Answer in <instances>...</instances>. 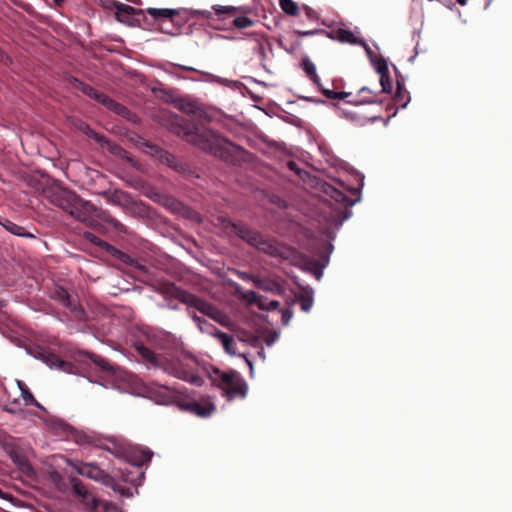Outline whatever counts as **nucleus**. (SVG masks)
Segmentation results:
<instances>
[{
    "label": "nucleus",
    "instance_id": "obj_23",
    "mask_svg": "<svg viewBox=\"0 0 512 512\" xmlns=\"http://www.w3.org/2000/svg\"><path fill=\"white\" fill-rule=\"evenodd\" d=\"M174 106L178 110L190 115H195L198 111V107L196 104L183 98L176 99L174 101Z\"/></svg>",
    "mask_w": 512,
    "mask_h": 512
},
{
    "label": "nucleus",
    "instance_id": "obj_47",
    "mask_svg": "<svg viewBox=\"0 0 512 512\" xmlns=\"http://www.w3.org/2000/svg\"><path fill=\"white\" fill-rule=\"evenodd\" d=\"M280 306L279 301L277 300H269L267 307H262L261 310L263 311H272L278 309Z\"/></svg>",
    "mask_w": 512,
    "mask_h": 512
},
{
    "label": "nucleus",
    "instance_id": "obj_18",
    "mask_svg": "<svg viewBox=\"0 0 512 512\" xmlns=\"http://www.w3.org/2000/svg\"><path fill=\"white\" fill-rule=\"evenodd\" d=\"M153 452L147 448L137 447L131 451V460L137 466H143L151 461Z\"/></svg>",
    "mask_w": 512,
    "mask_h": 512
},
{
    "label": "nucleus",
    "instance_id": "obj_2",
    "mask_svg": "<svg viewBox=\"0 0 512 512\" xmlns=\"http://www.w3.org/2000/svg\"><path fill=\"white\" fill-rule=\"evenodd\" d=\"M224 229L234 233L240 239L255 247L257 250L272 257H278L283 260H292L296 251L275 239L265 238L258 231L251 229L243 223L233 222L230 218H221Z\"/></svg>",
    "mask_w": 512,
    "mask_h": 512
},
{
    "label": "nucleus",
    "instance_id": "obj_15",
    "mask_svg": "<svg viewBox=\"0 0 512 512\" xmlns=\"http://www.w3.org/2000/svg\"><path fill=\"white\" fill-rule=\"evenodd\" d=\"M213 331L210 332L216 339L219 340V342L222 344L225 352L229 355H236V349H235V341L232 336L228 335L225 332H222L218 330L217 328L213 327Z\"/></svg>",
    "mask_w": 512,
    "mask_h": 512
},
{
    "label": "nucleus",
    "instance_id": "obj_63",
    "mask_svg": "<svg viewBox=\"0 0 512 512\" xmlns=\"http://www.w3.org/2000/svg\"><path fill=\"white\" fill-rule=\"evenodd\" d=\"M259 50L261 51V53H264V47H263V45H261V44L259 45Z\"/></svg>",
    "mask_w": 512,
    "mask_h": 512
},
{
    "label": "nucleus",
    "instance_id": "obj_51",
    "mask_svg": "<svg viewBox=\"0 0 512 512\" xmlns=\"http://www.w3.org/2000/svg\"><path fill=\"white\" fill-rule=\"evenodd\" d=\"M50 478L57 486L62 482V476L57 471H52L50 473Z\"/></svg>",
    "mask_w": 512,
    "mask_h": 512
},
{
    "label": "nucleus",
    "instance_id": "obj_24",
    "mask_svg": "<svg viewBox=\"0 0 512 512\" xmlns=\"http://www.w3.org/2000/svg\"><path fill=\"white\" fill-rule=\"evenodd\" d=\"M393 99L394 102L400 105L402 108H405L410 100L409 92L406 91L400 82H397V88Z\"/></svg>",
    "mask_w": 512,
    "mask_h": 512
},
{
    "label": "nucleus",
    "instance_id": "obj_4",
    "mask_svg": "<svg viewBox=\"0 0 512 512\" xmlns=\"http://www.w3.org/2000/svg\"><path fill=\"white\" fill-rule=\"evenodd\" d=\"M174 290V297L181 303H184L189 307L195 308L202 314L207 315L209 318L215 320L216 322L222 325L225 324L226 316L214 305L185 290L176 287H174Z\"/></svg>",
    "mask_w": 512,
    "mask_h": 512
},
{
    "label": "nucleus",
    "instance_id": "obj_49",
    "mask_svg": "<svg viewBox=\"0 0 512 512\" xmlns=\"http://www.w3.org/2000/svg\"><path fill=\"white\" fill-rule=\"evenodd\" d=\"M292 316H293V313H292L291 310H289V309L284 310L282 312V323L284 325H288V323L291 320Z\"/></svg>",
    "mask_w": 512,
    "mask_h": 512
},
{
    "label": "nucleus",
    "instance_id": "obj_16",
    "mask_svg": "<svg viewBox=\"0 0 512 512\" xmlns=\"http://www.w3.org/2000/svg\"><path fill=\"white\" fill-rule=\"evenodd\" d=\"M326 34L332 40H337L341 43H348L351 45H357L359 43V39L355 37L350 30H346L343 28H338L336 30L331 31L330 33L327 32Z\"/></svg>",
    "mask_w": 512,
    "mask_h": 512
},
{
    "label": "nucleus",
    "instance_id": "obj_17",
    "mask_svg": "<svg viewBox=\"0 0 512 512\" xmlns=\"http://www.w3.org/2000/svg\"><path fill=\"white\" fill-rule=\"evenodd\" d=\"M151 148L154 150L155 154L159 157L162 163H165L169 167H172L178 171L182 169V164L177 160V158L173 154L163 149H160L157 146H151Z\"/></svg>",
    "mask_w": 512,
    "mask_h": 512
},
{
    "label": "nucleus",
    "instance_id": "obj_38",
    "mask_svg": "<svg viewBox=\"0 0 512 512\" xmlns=\"http://www.w3.org/2000/svg\"><path fill=\"white\" fill-rule=\"evenodd\" d=\"M380 85L382 87V92L390 93L392 90V83L389 76V73H385L380 75Z\"/></svg>",
    "mask_w": 512,
    "mask_h": 512
},
{
    "label": "nucleus",
    "instance_id": "obj_43",
    "mask_svg": "<svg viewBox=\"0 0 512 512\" xmlns=\"http://www.w3.org/2000/svg\"><path fill=\"white\" fill-rule=\"evenodd\" d=\"M74 440L78 444L91 443V437L83 432L76 431L74 433Z\"/></svg>",
    "mask_w": 512,
    "mask_h": 512
},
{
    "label": "nucleus",
    "instance_id": "obj_57",
    "mask_svg": "<svg viewBox=\"0 0 512 512\" xmlns=\"http://www.w3.org/2000/svg\"><path fill=\"white\" fill-rule=\"evenodd\" d=\"M323 94L328 99H335V96H336V92L333 90H329V89L323 90Z\"/></svg>",
    "mask_w": 512,
    "mask_h": 512
},
{
    "label": "nucleus",
    "instance_id": "obj_34",
    "mask_svg": "<svg viewBox=\"0 0 512 512\" xmlns=\"http://www.w3.org/2000/svg\"><path fill=\"white\" fill-rule=\"evenodd\" d=\"M70 482H71L72 491H73V493H74L77 497L81 498V497H82V496H84L87 492H89V491L86 489L85 485L82 483V481H81L80 479H78V478H76V477H73V478H71Z\"/></svg>",
    "mask_w": 512,
    "mask_h": 512
},
{
    "label": "nucleus",
    "instance_id": "obj_3",
    "mask_svg": "<svg viewBox=\"0 0 512 512\" xmlns=\"http://www.w3.org/2000/svg\"><path fill=\"white\" fill-rule=\"evenodd\" d=\"M136 350L145 362L162 369L165 373L192 384L201 385L202 378L195 373L190 360L180 358L168 359L162 355L156 354L144 345H138Z\"/></svg>",
    "mask_w": 512,
    "mask_h": 512
},
{
    "label": "nucleus",
    "instance_id": "obj_31",
    "mask_svg": "<svg viewBox=\"0 0 512 512\" xmlns=\"http://www.w3.org/2000/svg\"><path fill=\"white\" fill-rule=\"evenodd\" d=\"M44 361L50 367H55L63 370L65 369V366L68 365L67 362L63 361L62 359L59 358V356L53 353H47L46 355H44Z\"/></svg>",
    "mask_w": 512,
    "mask_h": 512
},
{
    "label": "nucleus",
    "instance_id": "obj_40",
    "mask_svg": "<svg viewBox=\"0 0 512 512\" xmlns=\"http://www.w3.org/2000/svg\"><path fill=\"white\" fill-rule=\"evenodd\" d=\"M93 99L96 100L97 102L101 103L102 105H104L107 109L110 106V104H112V101H113L112 98H110L108 95H106L105 93L100 92V91H97V93Z\"/></svg>",
    "mask_w": 512,
    "mask_h": 512
},
{
    "label": "nucleus",
    "instance_id": "obj_62",
    "mask_svg": "<svg viewBox=\"0 0 512 512\" xmlns=\"http://www.w3.org/2000/svg\"><path fill=\"white\" fill-rule=\"evenodd\" d=\"M457 2L460 4V5H465L467 3V0H457Z\"/></svg>",
    "mask_w": 512,
    "mask_h": 512
},
{
    "label": "nucleus",
    "instance_id": "obj_14",
    "mask_svg": "<svg viewBox=\"0 0 512 512\" xmlns=\"http://www.w3.org/2000/svg\"><path fill=\"white\" fill-rule=\"evenodd\" d=\"M113 6L116 9V19L122 23H129L133 15L142 14V10H137L132 6L121 2H113Z\"/></svg>",
    "mask_w": 512,
    "mask_h": 512
},
{
    "label": "nucleus",
    "instance_id": "obj_25",
    "mask_svg": "<svg viewBox=\"0 0 512 512\" xmlns=\"http://www.w3.org/2000/svg\"><path fill=\"white\" fill-rule=\"evenodd\" d=\"M359 95H363V98L361 100H356V101L349 100L348 103L355 104V105L377 103V100L374 98V95H375L374 91H372L368 87H362L359 90Z\"/></svg>",
    "mask_w": 512,
    "mask_h": 512
},
{
    "label": "nucleus",
    "instance_id": "obj_54",
    "mask_svg": "<svg viewBox=\"0 0 512 512\" xmlns=\"http://www.w3.org/2000/svg\"><path fill=\"white\" fill-rule=\"evenodd\" d=\"M305 13L309 19H315L316 18V12L309 6H304Z\"/></svg>",
    "mask_w": 512,
    "mask_h": 512
},
{
    "label": "nucleus",
    "instance_id": "obj_60",
    "mask_svg": "<svg viewBox=\"0 0 512 512\" xmlns=\"http://www.w3.org/2000/svg\"><path fill=\"white\" fill-rule=\"evenodd\" d=\"M11 405H14V406H16V407H15V408H14V407L6 408V410H7L8 412H14V411L17 409L18 405H19V401H18V400H14V401L11 403Z\"/></svg>",
    "mask_w": 512,
    "mask_h": 512
},
{
    "label": "nucleus",
    "instance_id": "obj_21",
    "mask_svg": "<svg viewBox=\"0 0 512 512\" xmlns=\"http://www.w3.org/2000/svg\"><path fill=\"white\" fill-rule=\"evenodd\" d=\"M80 500L86 512H97L101 504H103L105 507L107 505L106 503H103L100 499L94 497L90 492H87L84 496L80 498Z\"/></svg>",
    "mask_w": 512,
    "mask_h": 512
},
{
    "label": "nucleus",
    "instance_id": "obj_12",
    "mask_svg": "<svg viewBox=\"0 0 512 512\" xmlns=\"http://www.w3.org/2000/svg\"><path fill=\"white\" fill-rule=\"evenodd\" d=\"M51 297L61 303L64 307L69 309L72 313H74L77 319H81L84 315V310L78 305V303L73 300L66 289L63 287L57 286L53 292Z\"/></svg>",
    "mask_w": 512,
    "mask_h": 512
},
{
    "label": "nucleus",
    "instance_id": "obj_37",
    "mask_svg": "<svg viewBox=\"0 0 512 512\" xmlns=\"http://www.w3.org/2000/svg\"><path fill=\"white\" fill-rule=\"evenodd\" d=\"M108 109L110 111H113L117 115H120V116H123V117H127L129 115V113H130V111L128 110L127 107H125L124 105L116 102L115 100L112 101V104H110Z\"/></svg>",
    "mask_w": 512,
    "mask_h": 512
},
{
    "label": "nucleus",
    "instance_id": "obj_26",
    "mask_svg": "<svg viewBox=\"0 0 512 512\" xmlns=\"http://www.w3.org/2000/svg\"><path fill=\"white\" fill-rule=\"evenodd\" d=\"M17 385L21 391V396H22L23 400L25 401V405H27V406L33 405L38 408H41V405L34 398L33 394L29 391V389L27 388V386L25 385L24 382L18 380Z\"/></svg>",
    "mask_w": 512,
    "mask_h": 512
},
{
    "label": "nucleus",
    "instance_id": "obj_29",
    "mask_svg": "<svg viewBox=\"0 0 512 512\" xmlns=\"http://www.w3.org/2000/svg\"><path fill=\"white\" fill-rule=\"evenodd\" d=\"M236 292L238 293L239 297L244 300L245 302H247L248 304L252 305V304H257V302L259 301V298L261 295H258L256 292L252 291V290H248V291H241V287L240 286H237L236 287Z\"/></svg>",
    "mask_w": 512,
    "mask_h": 512
},
{
    "label": "nucleus",
    "instance_id": "obj_45",
    "mask_svg": "<svg viewBox=\"0 0 512 512\" xmlns=\"http://www.w3.org/2000/svg\"><path fill=\"white\" fill-rule=\"evenodd\" d=\"M114 491L118 492L122 496L131 497L132 492L130 488L122 487L117 481H116V488H112Z\"/></svg>",
    "mask_w": 512,
    "mask_h": 512
},
{
    "label": "nucleus",
    "instance_id": "obj_5",
    "mask_svg": "<svg viewBox=\"0 0 512 512\" xmlns=\"http://www.w3.org/2000/svg\"><path fill=\"white\" fill-rule=\"evenodd\" d=\"M174 290V297L181 303H184L189 307L195 308L202 314L207 315L209 318L215 320L216 322L222 325L225 324L226 316L214 305L185 290L176 287H174Z\"/></svg>",
    "mask_w": 512,
    "mask_h": 512
},
{
    "label": "nucleus",
    "instance_id": "obj_33",
    "mask_svg": "<svg viewBox=\"0 0 512 512\" xmlns=\"http://www.w3.org/2000/svg\"><path fill=\"white\" fill-rule=\"evenodd\" d=\"M213 10L217 15L221 14H229V15H236L239 12H245L243 7H235V6H221V5H214Z\"/></svg>",
    "mask_w": 512,
    "mask_h": 512
},
{
    "label": "nucleus",
    "instance_id": "obj_53",
    "mask_svg": "<svg viewBox=\"0 0 512 512\" xmlns=\"http://www.w3.org/2000/svg\"><path fill=\"white\" fill-rule=\"evenodd\" d=\"M288 168L291 170V171H294L297 175H299L301 177V173L303 172L299 167L298 165L294 162V161H290L288 163Z\"/></svg>",
    "mask_w": 512,
    "mask_h": 512
},
{
    "label": "nucleus",
    "instance_id": "obj_30",
    "mask_svg": "<svg viewBox=\"0 0 512 512\" xmlns=\"http://www.w3.org/2000/svg\"><path fill=\"white\" fill-rule=\"evenodd\" d=\"M90 361L99 368L102 372L109 373L112 370L111 365L101 356H98L96 354H87Z\"/></svg>",
    "mask_w": 512,
    "mask_h": 512
},
{
    "label": "nucleus",
    "instance_id": "obj_50",
    "mask_svg": "<svg viewBox=\"0 0 512 512\" xmlns=\"http://www.w3.org/2000/svg\"><path fill=\"white\" fill-rule=\"evenodd\" d=\"M191 317H192L193 321H194L195 323H197V325L199 326V328L203 331L204 329H203L202 325H206V324H208V323H207V321H206L205 319H203V318L199 317V316H198V315H196V314H192V315H191Z\"/></svg>",
    "mask_w": 512,
    "mask_h": 512
},
{
    "label": "nucleus",
    "instance_id": "obj_11",
    "mask_svg": "<svg viewBox=\"0 0 512 512\" xmlns=\"http://www.w3.org/2000/svg\"><path fill=\"white\" fill-rule=\"evenodd\" d=\"M77 194L74 191L65 188H58L51 190L48 194L50 202L67 213L73 208V204L77 199Z\"/></svg>",
    "mask_w": 512,
    "mask_h": 512
},
{
    "label": "nucleus",
    "instance_id": "obj_58",
    "mask_svg": "<svg viewBox=\"0 0 512 512\" xmlns=\"http://www.w3.org/2000/svg\"><path fill=\"white\" fill-rule=\"evenodd\" d=\"M351 95L350 92H336L335 99H345Z\"/></svg>",
    "mask_w": 512,
    "mask_h": 512
},
{
    "label": "nucleus",
    "instance_id": "obj_7",
    "mask_svg": "<svg viewBox=\"0 0 512 512\" xmlns=\"http://www.w3.org/2000/svg\"><path fill=\"white\" fill-rule=\"evenodd\" d=\"M68 213L88 227H95L97 225V218L105 219V213L102 210L98 209L90 201L83 200L80 196H77L73 208Z\"/></svg>",
    "mask_w": 512,
    "mask_h": 512
},
{
    "label": "nucleus",
    "instance_id": "obj_19",
    "mask_svg": "<svg viewBox=\"0 0 512 512\" xmlns=\"http://www.w3.org/2000/svg\"><path fill=\"white\" fill-rule=\"evenodd\" d=\"M109 252H110V254L112 256H114L115 258H117L121 262H123L125 264H128V265H131V266L135 265V267L137 269H139L140 271L146 272L145 266L140 265V264H136L135 260L130 255H128L127 253L122 252L119 249L114 248L113 246H109Z\"/></svg>",
    "mask_w": 512,
    "mask_h": 512
},
{
    "label": "nucleus",
    "instance_id": "obj_44",
    "mask_svg": "<svg viewBox=\"0 0 512 512\" xmlns=\"http://www.w3.org/2000/svg\"><path fill=\"white\" fill-rule=\"evenodd\" d=\"M254 285H255L257 288H260V289H262V290L271 291V290H272V286H274V283H272V282H267V281L262 280V279H260L259 277H257V278L254 280Z\"/></svg>",
    "mask_w": 512,
    "mask_h": 512
},
{
    "label": "nucleus",
    "instance_id": "obj_48",
    "mask_svg": "<svg viewBox=\"0 0 512 512\" xmlns=\"http://www.w3.org/2000/svg\"><path fill=\"white\" fill-rule=\"evenodd\" d=\"M237 276L244 280V281H252L254 283V280L257 278L256 276L254 275H251V274H248L246 272H241V271H238L237 272Z\"/></svg>",
    "mask_w": 512,
    "mask_h": 512
},
{
    "label": "nucleus",
    "instance_id": "obj_41",
    "mask_svg": "<svg viewBox=\"0 0 512 512\" xmlns=\"http://www.w3.org/2000/svg\"><path fill=\"white\" fill-rule=\"evenodd\" d=\"M375 69L379 75L389 73L387 62L384 58H379L374 62Z\"/></svg>",
    "mask_w": 512,
    "mask_h": 512
},
{
    "label": "nucleus",
    "instance_id": "obj_9",
    "mask_svg": "<svg viewBox=\"0 0 512 512\" xmlns=\"http://www.w3.org/2000/svg\"><path fill=\"white\" fill-rule=\"evenodd\" d=\"M75 469L82 476L98 481L106 487L116 488V480L93 463L80 462Z\"/></svg>",
    "mask_w": 512,
    "mask_h": 512
},
{
    "label": "nucleus",
    "instance_id": "obj_36",
    "mask_svg": "<svg viewBox=\"0 0 512 512\" xmlns=\"http://www.w3.org/2000/svg\"><path fill=\"white\" fill-rule=\"evenodd\" d=\"M303 69L305 73L310 77V79L317 83L318 82V76L316 73V67L313 62H311L309 59H304L302 61Z\"/></svg>",
    "mask_w": 512,
    "mask_h": 512
},
{
    "label": "nucleus",
    "instance_id": "obj_28",
    "mask_svg": "<svg viewBox=\"0 0 512 512\" xmlns=\"http://www.w3.org/2000/svg\"><path fill=\"white\" fill-rule=\"evenodd\" d=\"M72 84H73L74 88L80 90L83 94L87 95L88 97H90L92 99L94 98V96L96 95V93L98 91V90L94 89L92 86L80 81L77 78H73Z\"/></svg>",
    "mask_w": 512,
    "mask_h": 512
},
{
    "label": "nucleus",
    "instance_id": "obj_6",
    "mask_svg": "<svg viewBox=\"0 0 512 512\" xmlns=\"http://www.w3.org/2000/svg\"><path fill=\"white\" fill-rule=\"evenodd\" d=\"M217 386L223 391L228 400L245 398L248 393V385L239 372L230 370L219 375Z\"/></svg>",
    "mask_w": 512,
    "mask_h": 512
},
{
    "label": "nucleus",
    "instance_id": "obj_64",
    "mask_svg": "<svg viewBox=\"0 0 512 512\" xmlns=\"http://www.w3.org/2000/svg\"><path fill=\"white\" fill-rule=\"evenodd\" d=\"M54 1L56 2L57 5H60L63 2V0H54Z\"/></svg>",
    "mask_w": 512,
    "mask_h": 512
},
{
    "label": "nucleus",
    "instance_id": "obj_55",
    "mask_svg": "<svg viewBox=\"0 0 512 512\" xmlns=\"http://www.w3.org/2000/svg\"><path fill=\"white\" fill-rule=\"evenodd\" d=\"M269 300L263 296H260L259 301L257 302V307L261 310L262 307H267Z\"/></svg>",
    "mask_w": 512,
    "mask_h": 512
},
{
    "label": "nucleus",
    "instance_id": "obj_56",
    "mask_svg": "<svg viewBox=\"0 0 512 512\" xmlns=\"http://www.w3.org/2000/svg\"><path fill=\"white\" fill-rule=\"evenodd\" d=\"M357 45H361L365 48V51L366 53L369 55V56H372L373 54V51L371 50V48L366 44V42L364 40H359V43Z\"/></svg>",
    "mask_w": 512,
    "mask_h": 512
},
{
    "label": "nucleus",
    "instance_id": "obj_22",
    "mask_svg": "<svg viewBox=\"0 0 512 512\" xmlns=\"http://www.w3.org/2000/svg\"><path fill=\"white\" fill-rule=\"evenodd\" d=\"M146 12L154 19L164 18L173 20L175 16L179 15V11L168 8H148Z\"/></svg>",
    "mask_w": 512,
    "mask_h": 512
},
{
    "label": "nucleus",
    "instance_id": "obj_61",
    "mask_svg": "<svg viewBox=\"0 0 512 512\" xmlns=\"http://www.w3.org/2000/svg\"><path fill=\"white\" fill-rule=\"evenodd\" d=\"M201 15L205 16L206 18H210L211 17V12L210 11H203V12H199Z\"/></svg>",
    "mask_w": 512,
    "mask_h": 512
},
{
    "label": "nucleus",
    "instance_id": "obj_13",
    "mask_svg": "<svg viewBox=\"0 0 512 512\" xmlns=\"http://www.w3.org/2000/svg\"><path fill=\"white\" fill-rule=\"evenodd\" d=\"M322 191L330 196L335 202L342 204L345 207L354 205V200L350 199L342 190L334 187L331 184L324 183L322 185Z\"/></svg>",
    "mask_w": 512,
    "mask_h": 512
},
{
    "label": "nucleus",
    "instance_id": "obj_39",
    "mask_svg": "<svg viewBox=\"0 0 512 512\" xmlns=\"http://www.w3.org/2000/svg\"><path fill=\"white\" fill-rule=\"evenodd\" d=\"M84 237L89 240L91 243L95 244L96 246H99V247H103V246H106L107 247V251H109V244H107L106 242H104L102 239H100L99 237H97L96 235H94L93 233L91 232H85L84 233Z\"/></svg>",
    "mask_w": 512,
    "mask_h": 512
},
{
    "label": "nucleus",
    "instance_id": "obj_8",
    "mask_svg": "<svg viewBox=\"0 0 512 512\" xmlns=\"http://www.w3.org/2000/svg\"><path fill=\"white\" fill-rule=\"evenodd\" d=\"M178 408L201 418H207L216 410L215 404L209 396H203L199 400L183 398L178 401Z\"/></svg>",
    "mask_w": 512,
    "mask_h": 512
},
{
    "label": "nucleus",
    "instance_id": "obj_10",
    "mask_svg": "<svg viewBox=\"0 0 512 512\" xmlns=\"http://www.w3.org/2000/svg\"><path fill=\"white\" fill-rule=\"evenodd\" d=\"M148 393L157 403L163 405L176 404L178 406V401L181 399V396L174 389L157 383H152L148 387Z\"/></svg>",
    "mask_w": 512,
    "mask_h": 512
},
{
    "label": "nucleus",
    "instance_id": "obj_59",
    "mask_svg": "<svg viewBox=\"0 0 512 512\" xmlns=\"http://www.w3.org/2000/svg\"><path fill=\"white\" fill-rule=\"evenodd\" d=\"M113 2H118L117 0H106L104 3H103V7L104 8H107V9H110V8H115L113 6Z\"/></svg>",
    "mask_w": 512,
    "mask_h": 512
},
{
    "label": "nucleus",
    "instance_id": "obj_27",
    "mask_svg": "<svg viewBox=\"0 0 512 512\" xmlns=\"http://www.w3.org/2000/svg\"><path fill=\"white\" fill-rule=\"evenodd\" d=\"M104 196L107 198L108 202L117 205L127 203L128 198L127 193L120 190H115L113 192H105Z\"/></svg>",
    "mask_w": 512,
    "mask_h": 512
},
{
    "label": "nucleus",
    "instance_id": "obj_35",
    "mask_svg": "<svg viewBox=\"0 0 512 512\" xmlns=\"http://www.w3.org/2000/svg\"><path fill=\"white\" fill-rule=\"evenodd\" d=\"M233 26L237 29H245L255 24V21L247 16H236L233 20Z\"/></svg>",
    "mask_w": 512,
    "mask_h": 512
},
{
    "label": "nucleus",
    "instance_id": "obj_32",
    "mask_svg": "<svg viewBox=\"0 0 512 512\" xmlns=\"http://www.w3.org/2000/svg\"><path fill=\"white\" fill-rule=\"evenodd\" d=\"M279 5L281 9L290 16H296L298 14V5L293 0H279Z\"/></svg>",
    "mask_w": 512,
    "mask_h": 512
},
{
    "label": "nucleus",
    "instance_id": "obj_46",
    "mask_svg": "<svg viewBox=\"0 0 512 512\" xmlns=\"http://www.w3.org/2000/svg\"><path fill=\"white\" fill-rule=\"evenodd\" d=\"M318 33H327V32L322 29H315V30H310V31L295 30V34H297L300 37L311 36V35H315Z\"/></svg>",
    "mask_w": 512,
    "mask_h": 512
},
{
    "label": "nucleus",
    "instance_id": "obj_42",
    "mask_svg": "<svg viewBox=\"0 0 512 512\" xmlns=\"http://www.w3.org/2000/svg\"><path fill=\"white\" fill-rule=\"evenodd\" d=\"M313 305V299L311 296H301L300 306L304 312H309Z\"/></svg>",
    "mask_w": 512,
    "mask_h": 512
},
{
    "label": "nucleus",
    "instance_id": "obj_1",
    "mask_svg": "<svg viewBox=\"0 0 512 512\" xmlns=\"http://www.w3.org/2000/svg\"><path fill=\"white\" fill-rule=\"evenodd\" d=\"M170 128L187 142L204 152L220 158L226 163L240 166L243 162L250 160V154L242 147L232 143L213 130L199 126L188 119L172 115L170 118Z\"/></svg>",
    "mask_w": 512,
    "mask_h": 512
},
{
    "label": "nucleus",
    "instance_id": "obj_20",
    "mask_svg": "<svg viewBox=\"0 0 512 512\" xmlns=\"http://www.w3.org/2000/svg\"><path fill=\"white\" fill-rule=\"evenodd\" d=\"M2 227H4L8 232L16 235V236H20V237H24V238H35V236L26 231L24 227L8 220V219H3V223H2Z\"/></svg>",
    "mask_w": 512,
    "mask_h": 512
},
{
    "label": "nucleus",
    "instance_id": "obj_52",
    "mask_svg": "<svg viewBox=\"0 0 512 512\" xmlns=\"http://www.w3.org/2000/svg\"><path fill=\"white\" fill-rule=\"evenodd\" d=\"M85 128L90 132V136L92 138H94L97 142L101 143L105 139L104 136L99 135L98 133H95V132L91 131V129L89 128L88 125H85Z\"/></svg>",
    "mask_w": 512,
    "mask_h": 512
}]
</instances>
